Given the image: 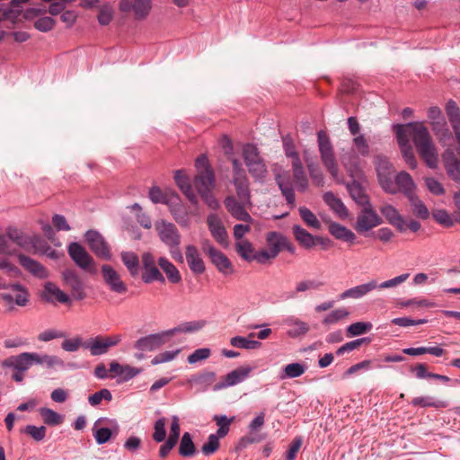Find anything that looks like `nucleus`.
Segmentation results:
<instances>
[{
	"label": "nucleus",
	"instance_id": "20",
	"mask_svg": "<svg viewBox=\"0 0 460 460\" xmlns=\"http://www.w3.org/2000/svg\"><path fill=\"white\" fill-rule=\"evenodd\" d=\"M252 370L253 367L248 365L234 369L224 377V382L217 383L214 386V390L225 389L244 381Z\"/></svg>",
	"mask_w": 460,
	"mask_h": 460
},
{
	"label": "nucleus",
	"instance_id": "49",
	"mask_svg": "<svg viewBox=\"0 0 460 460\" xmlns=\"http://www.w3.org/2000/svg\"><path fill=\"white\" fill-rule=\"evenodd\" d=\"M372 327L370 322H357L348 326L347 333L349 337L359 336L370 332Z\"/></svg>",
	"mask_w": 460,
	"mask_h": 460
},
{
	"label": "nucleus",
	"instance_id": "31",
	"mask_svg": "<svg viewBox=\"0 0 460 460\" xmlns=\"http://www.w3.org/2000/svg\"><path fill=\"white\" fill-rule=\"evenodd\" d=\"M20 264L30 273L40 279H45L48 277V271L40 262L24 255L20 254L18 256Z\"/></svg>",
	"mask_w": 460,
	"mask_h": 460
},
{
	"label": "nucleus",
	"instance_id": "57",
	"mask_svg": "<svg viewBox=\"0 0 460 460\" xmlns=\"http://www.w3.org/2000/svg\"><path fill=\"white\" fill-rule=\"evenodd\" d=\"M272 170H273V172L275 175V180H276L283 196H285L286 199L288 200V178H287L285 172L283 174L280 173L279 167L278 164H274Z\"/></svg>",
	"mask_w": 460,
	"mask_h": 460
},
{
	"label": "nucleus",
	"instance_id": "54",
	"mask_svg": "<svg viewBox=\"0 0 460 460\" xmlns=\"http://www.w3.org/2000/svg\"><path fill=\"white\" fill-rule=\"evenodd\" d=\"M353 145L356 151L362 156H368L370 154L369 145L364 135H358L353 138Z\"/></svg>",
	"mask_w": 460,
	"mask_h": 460
},
{
	"label": "nucleus",
	"instance_id": "61",
	"mask_svg": "<svg viewBox=\"0 0 460 460\" xmlns=\"http://www.w3.org/2000/svg\"><path fill=\"white\" fill-rule=\"evenodd\" d=\"M56 24V21L49 17L44 16L34 22V27L42 32H48L51 31Z\"/></svg>",
	"mask_w": 460,
	"mask_h": 460
},
{
	"label": "nucleus",
	"instance_id": "18",
	"mask_svg": "<svg viewBox=\"0 0 460 460\" xmlns=\"http://www.w3.org/2000/svg\"><path fill=\"white\" fill-rule=\"evenodd\" d=\"M102 274L105 284L112 292L117 294H125L128 291V286L121 280L120 275L110 265L102 266Z\"/></svg>",
	"mask_w": 460,
	"mask_h": 460
},
{
	"label": "nucleus",
	"instance_id": "40",
	"mask_svg": "<svg viewBox=\"0 0 460 460\" xmlns=\"http://www.w3.org/2000/svg\"><path fill=\"white\" fill-rule=\"evenodd\" d=\"M235 188L236 199L242 202H251L249 181L247 176L233 179Z\"/></svg>",
	"mask_w": 460,
	"mask_h": 460
},
{
	"label": "nucleus",
	"instance_id": "25",
	"mask_svg": "<svg viewBox=\"0 0 460 460\" xmlns=\"http://www.w3.org/2000/svg\"><path fill=\"white\" fill-rule=\"evenodd\" d=\"M376 288H377V281L373 279L367 283L343 291L338 296V300H345L348 298L359 299Z\"/></svg>",
	"mask_w": 460,
	"mask_h": 460
},
{
	"label": "nucleus",
	"instance_id": "24",
	"mask_svg": "<svg viewBox=\"0 0 460 460\" xmlns=\"http://www.w3.org/2000/svg\"><path fill=\"white\" fill-rule=\"evenodd\" d=\"M174 181L188 200L193 205L199 203L198 196L193 190L190 178L183 170H178L174 173Z\"/></svg>",
	"mask_w": 460,
	"mask_h": 460
},
{
	"label": "nucleus",
	"instance_id": "64",
	"mask_svg": "<svg viewBox=\"0 0 460 460\" xmlns=\"http://www.w3.org/2000/svg\"><path fill=\"white\" fill-rule=\"evenodd\" d=\"M428 323L427 319L414 320L410 317H397L391 320V323L401 326L409 327L413 325H420Z\"/></svg>",
	"mask_w": 460,
	"mask_h": 460
},
{
	"label": "nucleus",
	"instance_id": "55",
	"mask_svg": "<svg viewBox=\"0 0 460 460\" xmlns=\"http://www.w3.org/2000/svg\"><path fill=\"white\" fill-rule=\"evenodd\" d=\"M424 181L427 189L433 195L441 196L445 194L446 190L442 183L434 177H425Z\"/></svg>",
	"mask_w": 460,
	"mask_h": 460
},
{
	"label": "nucleus",
	"instance_id": "9",
	"mask_svg": "<svg viewBox=\"0 0 460 460\" xmlns=\"http://www.w3.org/2000/svg\"><path fill=\"white\" fill-rule=\"evenodd\" d=\"M121 341L120 335L96 336L83 343V347L90 350L92 356H100L108 352L111 347L116 346Z\"/></svg>",
	"mask_w": 460,
	"mask_h": 460
},
{
	"label": "nucleus",
	"instance_id": "51",
	"mask_svg": "<svg viewBox=\"0 0 460 460\" xmlns=\"http://www.w3.org/2000/svg\"><path fill=\"white\" fill-rule=\"evenodd\" d=\"M113 15L112 6L110 4H105L100 7L97 19L101 25H108L112 21Z\"/></svg>",
	"mask_w": 460,
	"mask_h": 460
},
{
	"label": "nucleus",
	"instance_id": "2",
	"mask_svg": "<svg viewBox=\"0 0 460 460\" xmlns=\"http://www.w3.org/2000/svg\"><path fill=\"white\" fill-rule=\"evenodd\" d=\"M203 324L199 322H187L181 323L177 327L163 332L161 333L151 334L137 340L135 348L138 350H154L165 343L166 338L172 337L180 332H194L199 331Z\"/></svg>",
	"mask_w": 460,
	"mask_h": 460
},
{
	"label": "nucleus",
	"instance_id": "62",
	"mask_svg": "<svg viewBox=\"0 0 460 460\" xmlns=\"http://www.w3.org/2000/svg\"><path fill=\"white\" fill-rule=\"evenodd\" d=\"M166 420L165 418H161L155 423V432L153 434V438L156 442H162L165 439L166 430H165Z\"/></svg>",
	"mask_w": 460,
	"mask_h": 460
},
{
	"label": "nucleus",
	"instance_id": "46",
	"mask_svg": "<svg viewBox=\"0 0 460 460\" xmlns=\"http://www.w3.org/2000/svg\"><path fill=\"white\" fill-rule=\"evenodd\" d=\"M44 423L49 426L59 425L64 421V417L49 408H40L39 410Z\"/></svg>",
	"mask_w": 460,
	"mask_h": 460
},
{
	"label": "nucleus",
	"instance_id": "10",
	"mask_svg": "<svg viewBox=\"0 0 460 460\" xmlns=\"http://www.w3.org/2000/svg\"><path fill=\"white\" fill-rule=\"evenodd\" d=\"M201 249L211 260V262L223 274L227 275L233 272V266L229 259L220 251L217 250L210 241L201 242Z\"/></svg>",
	"mask_w": 460,
	"mask_h": 460
},
{
	"label": "nucleus",
	"instance_id": "7",
	"mask_svg": "<svg viewBox=\"0 0 460 460\" xmlns=\"http://www.w3.org/2000/svg\"><path fill=\"white\" fill-rule=\"evenodd\" d=\"M267 243L269 250H261L258 252H255L252 261H256L259 263H265L276 257L280 250L286 246L287 238L280 234L271 232L268 234Z\"/></svg>",
	"mask_w": 460,
	"mask_h": 460
},
{
	"label": "nucleus",
	"instance_id": "5",
	"mask_svg": "<svg viewBox=\"0 0 460 460\" xmlns=\"http://www.w3.org/2000/svg\"><path fill=\"white\" fill-rule=\"evenodd\" d=\"M243 157L249 172L257 180L265 176L266 166L263 159L261 157L258 148L252 144H246L243 147Z\"/></svg>",
	"mask_w": 460,
	"mask_h": 460
},
{
	"label": "nucleus",
	"instance_id": "37",
	"mask_svg": "<svg viewBox=\"0 0 460 460\" xmlns=\"http://www.w3.org/2000/svg\"><path fill=\"white\" fill-rule=\"evenodd\" d=\"M394 182L396 186L397 192L401 191L403 195L411 190H415L416 189V184L414 183L411 176L404 171L400 172L395 176Z\"/></svg>",
	"mask_w": 460,
	"mask_h": 460
},
{
	"label": "nucleus",
	"instance_id": "56",
	"mask_svg": "<svg viewBox=\"0 0 460 460\" xmlns=\"http://www.w3.org/2000/svg\"><path fill=\"white\" fill-rule=\"evenodd\" d=\"M219 448V439L216 434L208 436V441L202 446L201 451L205 456L214 454Z\"/></svg>",
	"mask_w": 460,
	"mask_h": 460
},
{
	"label": "nucleus",
	"instance_id": "63",
	"mask_svg": "<svg viewBox=\"0 0 460 460\" xmlns=\"http://www.w3.org/2000/svg\"><path fill=\"white\" fill-rule=\"evenodd\" d=\"M112 399L111 393L108 389H102L92 394L88 398L91 405L95 406L102 402V400L111 401Z\"/></svg>",
	"mask_w": 460,
	"mask_h": 460
},
{
	"label": "nucleus",
	"instance_id": "50",
	"mask_svg": "<svg viewBox=\"0 0 460 460\" xmlns=\"http://www.w3.org/2000/svg\"><path fill=\"white\" fill-rule=\"evenodd\" d=\"M349 312L343 307L335 309L328 314L322 321L324 325H332L349 316Z\"/></svg>",
	"mask_w": 460,
	"mask_h": 460
},
{
	"label": "nucleus",
	"instance_id": "12",
	"mask_svg": "<svg viewBox=\"0 0 460 460\" xmlns=\"http://www.w3.org/2000/svg\"><path fill=\"white\" fill-rule=\"evenodd\" d=\"M141 261L143 266L142 280L145 283L149 284L154 281L164 283L165 281L164 277L157 267L158 261L155 259L154 255L145 252L142 254Z\"/></svg>",
	"mask_w": 460,
	"mask_h": 460
},
{
	"label": "nucleus",
	"instance_id": "11",
	"mask_svg": "<svg viewBox=\"0 0 460 460\" xmlns=\"http://www.w3.org/2000/svg\"><path fill=\"white\" fill-rule=\"evenodd\" d=\"M160 240L168 247L177 248L181 243V234L177 227L165 220L155 224Z\"/></svg>",
	"mask_w": 460,
	"mask_h": 460
},
{
	"label": "nucleus",
	"instance_id": "13",
	"mask_svg": "<svg viewBox=\"0 0 460 460\" xmlns=\"http://www.w3.org/2000/svg\"><path fill=\"white\" fill-rule=\"evenodd\" d=\"M382 222V218L373 209L370 204L362 207L361 212L357 217L355 229L358 233L367 232L381 225Z\"/></svg>",
	"mask_w": 460,
	"mask_h": 460
},
{
	"label": "nucleus",
	"instance_id": "33",
	"mask_svg": "<svg viewBox=\"0 0 460 460\" xmlns=\"http://www.w3.org/2000/svg\"><path fill=\"white\" fill-rule=\"evenodd\" d=\"M445 169L454 181H460V163L453 151H446L443 155Z\"/></svg>",
	"mask_w": 460,
	"mask_h": 460
},
{
	"label": "nucleus",
	"instance_id": "60",
	"mask_svg": "<svg viewBox=\"0 0 460 460\" xmlns=\"http://www.w3.org/2000/svg\"><path fill=\"white\" fill-rule=\"evenodd\" d=\"M431 128L436 136L448 137L450 135L445 117L430 123Z\"/></svg>",
	"mask_w": 460,
	"mask_h": 460
},
{
	"label": "nucleus",
	"instance_id": "1",
	"mask_svg": "<svg viewBox=\"0 0 460 460\" xmlns=\"http://www.w3.org/2000/svg\"><path fill=\"white\" fill-rule=\"evenodd\" d=\"M394 130L399 146L410 145L409 134L411 136L418 154L430 169H436L438 155L428 128L423 122H409L405 125H394Z\"/></svg>",
	"mask_w": 460,
	"mask_h": 460
},
{
	"label": "nucleus",
	"instance_id": "42",
	"mask_svg": "<svg viewBox=\"0 0 460 460\" xmlns=\"http://www.w3.org/2000/svg\"><path fill=\"white\" fill-rule=\"evenodd\" d=\"M411 405L416 407H421V408H428V407H433L436 409L440 408H446L447 407V402L442 400H437L434 399L431 396H420L415 397L411 401Z\"/></svg>",
	"mask_w": 460,
	"mask_h": 460
},
{
	"label": "nucleus",
	"instance_id": "41",
	"mask_svg": "<svg viewBox=\"0 0 460 460\" xmlns=\"http://www.w3.org/2000/svg\"><path fill=\"white\" fill-rule=\"evenodd\" d=\"M196 446L189 432L183 433L179 445V454L183 457H191L196 454Z\"/></svg>",
	"mask_w": 460,
	"mask_h": 460
},
{
	"label": "nucleus",
	"instance_id": "17",
	"mask_svg": "<svg viewBox=\"0 0 460 460\" xmlns=\"http://www.w3.org/2000/svg\"><path fill=\"white\" fill-rule=\"evenodd\" d=\"M224 204L226 210L236 220L243 221L246 223H249L252 220V217L245 209V207L250 205L251 202H242L241 200L237 199L235 196L230 195L225 199Z\"/></svg>",
	"mask_w": 460,
	"mask_h": 460
},
{
	"label": "nucleus",
	"instance_id": "6",
	"mask_svg": "<svg viewBox=\"0 0 460 460\" xmlns=\"http://www.w3.org/2000/svg\"><path fill=\"white\" fill-rule=\"evenodd\" d=\"M376 170L382 189L390 194H396L397 189L393 180L394 169L393 164L385 156L378 155L375 159Z\"/></svg>",
	"mask_w": 460,
	"mask_h": 460
},
{
	"label": "nucleus",
	"instance_id": "26",
	"mask_svg": "<svg viewBox=\"0 0 460 460\" xmlns=\"http://www.w3.org/2000/svg\"><path fill=\"white\" fill-rule=\"evenodd\" d=\"M265 414L261 412L250 424L249 429L250 432L248 435L242 438L240 441V446L246 447L252 443L261 442L264 438L258 434L257 431L262 427L264 424Z\"/></svg>",
	"mask_w": 460,
	"mask_h": 460
},
{
	"label": "nucleus",
	"instance_id": "29",
	"mask_svg": "<svg viewBox=\"0 0 460 460\" xmlns=\"http://www.w3.org/2000/svg\"><path fill=\"white\" fill-rule=\"evenodd\" d=\"M346 188L349 193L351 199L359 206L365 207L370 205L369 197L366 193V190L362 185L356 180H352L351 182L346 184Z\"/></svg>",
	"mask_w": 460,
	"mask_h": 460
},
{
	"label": "nucleus",
	"instance_id": "14",
	"mask_svg": "<svg viewBox=\"0 0 460 460\" xmlns=\"http://www.w3.org/2000/svg\"><path fill=\"white\" fill-rule=\"evenodd\" d=\"M6 234L11 241L28 252L37 250L38 246L42 243V240L40 236L28 235L14 227H9L7 229Z\"/></svg>",
	"mask_w": 460,
	"mask_h": 460
},
{
	"label": "nucleus",
	"instance_id": "36",
	"mask_svg": "<svg viewBox=\"0 0 460 460\" xmlns=\"http://www.w3.org/2000/svg\"><path fill=\"white\" fill-rule=\"evenodd\" d=\"M410 371L415 374L416 378L418 379H428L432 378L435 380H438L444 383H448L451 379L447 376L431 373L428 370V367L424 363H418L415 366L410 367Z\"/></svg>",
	"mask_w": 460,
	"mask_h": 460
},
{
	"label": "nucleus",
	"instance_id": "44",
	"mask_svg": "<svg viewBox=\"0 0 460 460\" xmlns=\"http://www.w3.org/2000/svg\"><path fill=\"white\" fill-rule=\"evenodd\" d=\"M236 252L245 261H252L254 257V248L248 240H240L235 243Z\"/></svg>",
	"mask_w": 460,
	"mask_h": 460
},
{
	"label": "nucleus",
	"instance_id": "48",
	"mask_svg": "<svg viewBox=\"0 0 460 460\" xmlns=\"http://www.w3.org/2000/svg\"><path fill=\"white\" fill-rule=\"evenodd\" d=\"M308 330L309 326L306 323L289 317V337H299L305 334Z\"/></svg>",
	"mask_w": 460,
	"mask_h": 460
},
{
	"label": "nucleus",
	"instance_id": "58",
	"mask_svg": "<svg viewBox=\"0 0 460 460\" xmlns=\"http://www.w3.org/2000/svg\"><path fill=\"white\" fill-rule=\"evenodd\" d=\"M47 429L44 426L36 427L34 425H27L23 432L31 436L36 441H41L46 436Z\"/></svg>",
	"mask_w": 460,
	"mask_h": 460
},
{
	"label": "nucleus",
	"instance_id": "39",
	"mask_svg": "<svg viewBox=\"0 0 460 460\" xmlns=\"http://www.w3.org/2000/svg\"><path fill=\"white\" fill-rule=\"evenodd\" d=\"M44 296L48 301H53L55 299L62 304H66L69 301L68 296L52 282H47L45 284Z\"/></svg>",
	"mask_w": 460,
	"mask_h": 460
},
{
	"label": "nucleus",
	"instance_id": "16",
	"mask_svg": "<svg viewBox=\"0 0 460 460\" xmlns=\"http://www.w3.org/2000/svg\"><path fill=\"white\" fill-rule=\"evenodd\" d=\"M209 232L215 241L226 248L229 244L228 234L222 219L216 214H210L207 217Z\"/></svg>",
	"mask_w": 460,
	"mask_h": 460
},
{
	"label": "nucleus",
	"instance_id": "38",
	"mask_svg": "<svg viewBox=\"0 0 460 460\" xmlns=\"http://www.w3.org/2000/svg\"><path fill=\"white\" fill-rule=\"evenodd\" d=\"M158 266L166 274L170 282L177 284L181 281L180 271L168 259L160 257L158 260Z\"/></svg>",
	"mask_w": 460,
	"mask_h": 460
},
{
	"label": "nucleus",
	"instance_id": "27",
	"mask_svg": "<svg viewBox=\"0 0 460 460\" xmlns=\"http://www.w3.org/2000/svg\"><path fill=\"white\" fill-rule=\"evenodd\" d=\"M185 255L188 266L193 273L199 275L205 271V263L194 245L186 247Z\"/></svg>",
	"mask_w": 460,
	"mask_h": 460
},
{
	"label": "nucleus",
	"instance_id": "47",
	"mask_svg": "<svg viewBox=\"0 0 460 460\" xmlns=\"http://www.w3.org/2000/svg\"><path fill=\"white\" fill-rule=\"evenodd\" d=\"M432 217L438 224L445 227H451L456 223L453 214L450 215L446 209L443 208L433 210Z\"/></svg>",
	"mask_w": 460,
	"mask_h": 460
},
{
	"label": "nucleus",
	"instance_id": "22",
	"mask_svg": "<svg viewBox=\"0 0 460 460\" xmlns=\"http://www.w3.org/2000/svg\"><path fill=\"white\" fill-rule=\"evenodd\" d=\"M193 184L199 193L213 190L215 188V175L210 167H206L198 172Z\"/></svg>",
	"mask_w": 460,
	"mask_h": 460
},
{
	"label": "nucleus",
	"instance_id": "32",
	"mask_svg": "<svg viewBox=\"0 0 460 460\" xmlns=\"http://www.w3.org/2000/svg\"><path fill=\"white\" fill-rule=\"evenodd\" d=\"M328 230L337 240L349 243H353L356 240V234L350 229L337 222H331L328 226Z\"/></svg>",
	"mask_w": 460,
	"mask_h": 460
},
{
	"label": "nucleus",
	"instance_id": "53",
	"mask_svg": "<svg viewBox=\"0 0 460 460\" xmlns=\"http://www.w3.org/2000/svg\"><path fill=\"white\" fill-rule=\"evenodd\" d=\"M11 288L13 290L19 292L15 295L13 302L19 306H26L30 300V295L26 288L21 284H13Z\"/></svg>",
	"mask_w": 460,
	"mask_h": 460
},
{
	"label": "nucleus",
	"instance_id": "35",
	"mask_svg": "<svg viewBox=\"0 0 460 460\" xmlns=\"http://www.w3.org/2000/svg\"><path fill=\"white\" fill-rule=\"evenodd\" d=\"M292 229L294 236L301 247L312 250L315 246V235L297 225H294Z\"/></svg>",
	"mask_w": 460,
	"mask_h": 460
},
{
	"label": "nucleus",
	"instance_id": "23",
	"mask_svg": "<svg viewBox=\"0 0 460 460\" xmlns=\"http://www.w3.org/2000/svg\"><path fill=\"white\" fill-rule=\"evenodd\" d=\"M380 212L398 232L404 233L406 231V221L394 206L385 205L380 208Z\"/></svg>",
	"mask_w": 460,
	"mask_h": 460
},
{
	"label": "nucleus",
	"instance_id": "21",
	"mask_svg": "<svg viewBox=\"0 0 460 460\" xmlns=\"http://www.w3.org/2000/svg\"><path fill=\"white\" fill-rule=\"evenodd\" d=\"M63 279L66 286L71 289L72 296L76 300H83L85 297L84 284L73 270H66L63 272Z\"/></svg>",
	"mask_w": 460,
	"mask_h": 460
},
{
	"label": "nucleus",
	"instance_id": "34",
	"mask_svg": "<svg viewBox=\"0 0 460 460\" xmlns=\"http://www.w3.org/2000/svg\"><path fill=\"white\" fill-rule=\"evenodd\" d=\"M323 199L341 218H346L349 216L348 208L342 200L336 197L332 191L325 192L323 196Z\"/></svg>",
	"mask_w": 460,
	"mask_h": 460
},
{
	"label": "nucleus",
	"instance_id": "15",
	"mask_svg": "<svg viewBox=\"0 0 460 460\" xmlns=\"http://www.w3.org/2000/svg\"><path fill=\"white\" fill-rule=\"evenodd\" d=\"M120 12H132L137 20L146 19L152 9V0H121L119 4Z\"/></svg>",
	"mask_w": 460,
	"mask_h": 460
},
{
	"label": "nucleus",
	"instance_id": "59",
	"mask_svg": "<svg viewBox=\"0 0 460 460\" xmlns=\"http://www.w3.org/2000/svg\"><path fill=\"white\" fill-rule=\"evenodd\" d=\"M402 155L405 161V163L409 165L411 169H415L417 167V160L414 155L412 147L411 145H406L400 146Z\"/></svg>",
	"mask_w": 460,
	"mask_h": 460
},
{
	"label": "nucleus",
	"instance_id": "3",
	"mask_svg": "<svg viewBox=\"0 0 460 460\" xmlns=\"http://www.w3.org/2000/svg\"><path fill=\"white\" fill-rule=\"evenodd\" d=\"M317 140L319 152L323 165L337 183H344L342 177H340L339 175L338 164L329 137L324 131L320 130L317 133Z\"/></svg>",
	"mask_w": 460,
	"mask_h": 460
},
{
	"label": "nucleus",
	"instance_id": "30",
	"mask_svg": "<svg viewBox=\"0 0 460 460\" xmlns=\"http://www.w3.org/2000/svg\"><path fill=\"white\" fill-rule=\"evenodd\" d=\"M20 264L30 273L40 279H45L48 277V271L40 262L24 255L20 254L18 256Z\"/></svg>",
	"mask_w": 460,
	"mask_h": 460
},
{
	"label": "nucleus",
	"instance_id": "43",
	"mask_svg": "<svg viewBox=\"0 0 460 460\" xmlns=\"http://www.w3.org/2000/svg\"><path fill=\"white\" fill-rule=\"evenodd\" d=\"M121 260L132 276H137L139 270V260L133 252H121Z\"/></svg>",
	"mask_w": 460,
	"mask_h": 460
},
{
	"label": "nucleus",
	"instance_id": "8",
	"mask_svg": "<svg viewBox=\"0 0 460 460\" xmlns=\"http://www.w3.org/2000/svg\"><path fill=\"white\" fill-rule=\"evenodd\" d=\"M68 254L75 263L82 270L95 274L97 270L93 257L78 243H72L68 245Z\"/></svg>",
	"mask_w": 460,
	"mask_h": 460
},
{
	"label": "nucleus",
	"instance_id": "45",
	"mask_svg": "<svg viewBox=\"0 0 460 460\" xmlns=\"http://www.w3.org/2000/svg\"><path fill=\"white\" fill-rule=\"evenodd\" d=\"M299 215L304 223L310 228L319 230L322 227L321 222L318 220L316 216L307 208L300 207Z\"/></svg>",
	"mask_w": 460,
	"mask_h": 460
},
{
	"label": "nucleus",
	"instance_id": "4",
	"mask_svg": "<svg viewBox=\"0 0 460 460\" xmlns=\"http://www.w3.org/2000/svg\"><path fill=\"white\" fill-rule=\"evenodd\" d=\"M289 158L292 159L293 168V187L289 185V208L295 206L296 196L295 189L299 192H305L308 189L309 182L306 173L303 168L302 163L297 154L292 150L289 144Z\"/></svg>",
	"mask_w": 460,
	"mask_h": 460
},
{
	"label": "nucleus",
	"instance_id": "19",
	"mask_svg": "<svg viewBox=\"0 0 460 460\" xmlns=\"http://www.w3.org/2000/svg\"><path fill=\"white\" fill-rule=\"evenodd\" d=\"M85 239L91 250L100 258L109 260L111 252L107 243L100 233L90 230L85 234Z\"/></svg>",
	"mask_w": 460,
	"mask_h": 460
},
{
	"label": "nucleus",
	"instance_id": "52",
	"mask_svg": "<svg viewBox=\"0 0 460 460\" xmlns=\"http://www.w3.org/2000/svg\"><path fill=\"white\" fill-rule=\"evenodd\" d=\"M369 342H370V339H368V338H359V339L349 341V342L343 344L342 346H341L336 350V354L338 356H341V355H343L345 353L350 352V351L358 349L363 343H369Z\"/></svg>",
	"mask_w": 460,
	"mask_h": 460
},
{
	"label": "nucleus",
	"instance_id": "28",
	"mask_svg": "<svg viewBox=\"0 0 460 460\" xmlns=\"http://www.w3.org/2000/svg\"><path fill=\"white\" fill-rule=\"evenodd\" d=\"M446 113L455 133L456 139L460 143V109L455 101L449 100L447 102Z\"/></svg>",
	"mask_w": 460,
	"mask_h": 460
}]
</instances>
